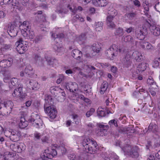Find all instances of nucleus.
I'll list each match as a JSON object with an SVG mask.
<instances>
[{
	"label": "nucleus",
	"instance_id": "f257e3e1",
	"mask_svg": "<svg viewBox=\"0 0 160 160\" xmlns=\"http://www.w3.org/2000/svg\"><path fill=\"white\" fill-rule=\"evenodd\" d=\"M120 140L116 142V146L119 147L123 151L125 155H127L132 158H137L139 156L138 148L137 146H133L128 144L124 145Z\"/></svg>",
	"mask_w": 160,
	"mask_h": 160
},
{
	"label": "nucleus",
	"instance_id": "f03ea898",
	"mask_svg": "<svg viewBox=\"0 0 160 160\" xmlns=\"http://www.w3.org/2000/svg\"><path fill=\"white\" fill-rule=\"evenodd\" d=\"M82 149L85 152L91 154H94L97 149V144L93 139L84 138L82 142Z\"/></svg>",
	"mask_w": 160,
	"mask_h": 160
},
{
	"label": "nucleus",
	"instance_id": "7ed1b4c3",
	"mask_svg": "<svg viewBox=\"0 0 160 160\" xmlns=\"http://www.w3.org/2000/svg\"><path fill=\"white\" fill-rule=\"evenodd\" d=\"M122 49L118 48V46L115 44L111 45L109 48L105 51V54L107 58L111 60H113L115 57L117 56L118 52H121Z\"/></svg>",
	"mask_w": 160,
	"mask_h": 160
},
{
	"label": "nucleus",
	"instance_id": "20e7f679",
	"mask_svg": "<svg viewBox=\"0 0 160 160\" xmlns=\"http://www.w3.org/2000/svg\"><path fill=\"white\" fill-rule=\"evenodd\" d=\"M52 38H54V41L55 42L53 48L56 52H60L63 49L62 44L60 43L64 37V34L62 33H59L56 35L55 33H53L52 34Z\"/></svg>",
	"mask_w": 160,
	"mask_h": 160
},
{
	"label": "nucleus",
	"instance_id": "39448f33",
	"mask_svg": "<svg viewBox=\"0 0 160 160\" xmlns=\"http://www.w3.org/2000/svg\"><path fill=\"white\" fill-rule=\"evenodd\" d=\"M30 120L32 123L33 127H35L38 129H44L45 127L44 125L42 123V121L38 114L32 113Z\"/></svg>",
	"mask_w": 160,
	"mask_h": 160
},
{
	"label": "nucleus",
	"instance_id": "423d86ee",
	"mask_svg": "<svg viewBox=\"0 0 160 160\" xmlns=\"http://www.w3.org/2000/svg\"><path fill=\"white\" fill-rule=\"evenodd\" d=\"M20 0H3V2L4 4H10L11 5L16 7V8L19 10H21L22 5L23 6L28 5L29 0H22L21 3L19 2Z\"/></svg>",
	"mask_w": 160,
	"mask_h": 160
},
{
	"label": "nucleus",
	"instance_id": "0eeeda50",
	"mask_svg": "<svg viewBox=\"0 0 160 160\" xmlns=\"http://www.w3.org/2000/svg\"><path fill=\"white\" fill-rule=\"evenodd\" d=\"M57 154V152L55 149L48 148L41 154L40 157L43 160H48L52 159Z\"/></svg>",
	"mask_w": 160,
	"mask_h": 160
},
{
	"label": "nucleus",
	"instance_id": "6e6552de",
	"mask_svg": "<svg viewBox=\"0 0 160 160\" xmlns=\"http://www.w3.org/2000/svg\"><path fill=\"white\" fill-rule=\"evenodd\" d=\"M13 106V103L11 101H5L3 103L1 104L0 109H2L5 114L6 113L8 114L11 113Z\"/></svg>",
	"mask_w": 160,
	"mask_h": 160
},
{
	"label": "nucleus",
	"instance_id": "1a4fd4ad",
	"mask_svg": "<svg viewBox=\"0 0 160 160\" xmlns=\"http://www.w3.org/2000/svg\"><path fill=\"white\" fill-rule=\"evenodd\" d=\"M25 145L22 142H16L10 145L11 149L13 152L17 153L22 152L23 150L25 149Z\"/></svg>",
	"mask_w": 160,
	"mask_h": 160
},
{
	"label": "nucleus",
	"instance_id": "9d476101",
	"mask_svg": "<svg viewBox=\"0 0 160 160\" xmlns=\"http://www.w3.org/2000/svg\"><path fill=\"white\" fill-rule=\"evenodd\" d=\"M16 153L10 152H6L3 155L0 154V160H18Z\"/></svg>",
	"mask_w": 160,
	"mask_h": 160
},
{
	"label": "nucleus",
	"instance_id": "9b49d317",
	"mask_svg": "<svg viewBox=\"0 0 160 160\" xmlns=\"http://www.w3.org/2000/svg\"><path fill=\"white\" fill-rule=\"evenodd\" d=\"M55 89V92H57L58 94V93L60 94L59 96L57 98V99L59 102H62L63 101L65 98V93L64 92H62V89L58 87H52L50 88V91L51 93H53V90Z\"/></svg>",
	"mask_w": 160,
	"mask_h": 160
},
{
	"label": "nucleus",
	"instance_id": "f8f14e48",
	"mask_svg": "<svg viewBox=\"0 0 160 160\" xmlns=\"http://www.w3.org/2000/svg\"><path fill=\"white\" fill-rule=\"evenodd\" d=\"M28 42L26 41H22L19 42L16 48L17 52L20 54L24 53L28 49Z\"/></svg>",
	"mask_w": 160,
	"mask_h": 160
},
{
	"label": "nucleus",
	"instance_id": "ddd939ff",
	"mask_svg": "<svg viewBox=\"0 0 160 160\" xmlns=\"http://www.w3.org/2000/svg\"><path fill=\"white\" fill-rule=\"evenodd\" d=\"M19 28L21 30L22 34L24 37L28 36V30L31 28L28 21H24L20 26Z\"/></svg>",
	"mask_w": 160,
	"mask_h": 160
},
{
	"label": "nucleus",
	"instance_id": "4468645a",
	"mask_svg": "<svg viewBox=\"0 0 160 160\" xmlns=\"http://www.w3.org/2000/svg\"><path fill=\"white\" fill-rule=\"evenodd\" d=\"M111 14L112 15H109L107 17V24L109 28H114L115 25L112 21L114 17L118 14L117 11L114 9L112 11Z\"/></svg>",
	"mask_w": 160,
	"mask_h": 160
},
{
	"label": "nucleus",
	"instance_id": "2eb2a0df",
	"mask_svg": "<svg viewBox=\"0 0 160 160\" xmlns=\"http://www.w3.org/2000/svg\"><path fill=\"white\" fill-rule=\"evenodd\" d=\"M18 28L15 24H11L8 28L7 31L11 37H14L17 36Z\"/></svg>",
	"mask_w": 160,
	"mask_h": 160
},
{
	"label": "nucleus",
	"instance_id": "dca6fc26",
	"mask_svg": "<svg viewBox=\"0 0 160 160\" xmlns=\"http://www.w3.org/2000/svg\"><path fill=\"white\" fill-rule=\"evenodd\" d=\"M45 111L50 118L54 119L56 118L57 112L56 109L54 107L51 106L48 107L45 109Z\"/></svg>",
	"mask_w": 160,
	"mask_h": 160
},
{
	"label": "nucleus",
	"instance_id": "f3484780",
	"mask_svg": "<svg viewBox=\"0 0 160 160\" xmlns=\"http://www.w3.org/2000/svg\"><path fill=\"white\" fill-rule=\"evenodd\" d=\"M65 86L66 88L71 92H74L78 90V85L76 82L66 83Z\"/></svg>",
	"mask_w": 160,
	"mask_h": 160
},
{
	"label": "nucleus",
	"instance_id": "a211bd4d",
	"mask_svg": "<svg viewBox=\"0 0 160 160\" xmlns=\"http://www.w3.org/2000/svg\"><path fill=\"white\" fill-rule=\"evenodd\" d=\"M136 16V12H130L124 15V18L126 21L131 23L132 21L135 20Z\"/></svg>",
	"mask_w": 160,
	"mask_h": 160
},
{
	"label": "nucleus",
	"instance_id": "6ab92c4d",
	"mask_svg": "<svg viewBox=\"0 0 160 160\" xmlns=\"http://www.w3.org/2000/svg\"><path fill=\"white\" fill-rule=\"evenodd\" d=\"M93 4L96 7H104L108 4L107 0H92Z\"/></svg>",
	"mask_w": 160,
	"mask_h": 160
},
{
	"label": "nucleus",
	"instance_id": "aec40b11",
	"mask_svg": "<svg viewBox=\"0 0 160 160\" xmlns=\"http://www.w3.org/2000/svg\"><path fill=\"white\" fill-rule=\"evenodd\" d=\"M4 131V133L6 137H9L12 141H15L16 140V138H17V135L16 133H15L14 131Z\"/></svg>",
	"mask_w": 160,
	"mask_h": 160
},
{
	"label": "nucleus",
	"instance_id": "412c9836",
	"mask_svg": "<svg viewBox=\"0 0 160 160\" xmlns=\"http://www.w3.org/2000/svg\"><path fill=\"white\" fill-rule=\"evenodd\" d=\"M122 62L124 67L128 68L131 65L132 62L131 60V56L128 54H126L125 57L123 58Z\"/></svg>",
	"mask_w": 160,
	"mask_h": 160
},
{
	"label": "nucleus",
	"instance_id": "4be33fe9",
	"mask_svg": "<svg viewBox=\"0 0 160 160\" xmlns=\"http://www.w3.org/2000/svg\"><path fill=\"white\" fill-rule=\"evenodd\" d=\"M132 58L137 62H141L143 59V56L140 52L137 51L134 52L132 55Z\"/></svg>",
	"mask_w": 160,
	"mask_h": 160
},
{
	"label": "nucleus",
	"instance_id": "5701e85b",
	"mask_svg": "<svg viewBox=\"0 0 160 160\" xmlns=\"http://www.w3.org/2000/svg\"><path fill=\"white\" fill-rule=\"evenodd\" d=\"M82 54V52L78 50L74 49L72 51V56L77 60H79L80 59Z\"/></svg>",
	"mask_w": 160,
	"mask_h": 160
},
{
	"label": "nucleus",
	"instance_id": "b1692460",
	"mask_svg": "<svg viewBox=\"0 0 160 160\" xmlns=\"http://www.w3.org/2000/svg\"><path fill=\"white\" fill-rule=\"evenodd\" d=\"M45 58L48 64L50 65H52L53 66L54 65H56L58 63V60L54 58L48 57L46 56Z\"/></svg>",
	"mask_w": 160,
	"mask_h": 160
},
{
	"label": "nucleus",
	"instance_id": "393cba45",
	"mask_svg": "<svg viewBox=\"0 0 160 160\" xmlns=\"http://www.w3.org/2000/svg\"><path fill=\"white\" fill-rule=\"evenodd\" d=\"M25 73L29 77H31L34 74V71L30 65H27L25 69Z\"/></svg>",
	"mask_w": 160,
	"mask_h": 160
},
{
	"label": "nucleus",
	"instance_id": "a878e982",
	"mask_svg": "<svg viewBox=\"0 0 160 160\" xmlns=\"http://www.w3.org/2000/svg\"><path fill=\"white\" fill-rule=\"evenodd\" d=\"M148 64L144 62H142L138 64L137 70L139 72H142L144 71L147 67Z\"/></svg>",
	"mask_w": 160,
	"mask_h": 160
},
{
	"label": "nucleus",
	"instance_id": "bb28decb",
	"mask_svg": "<svg viewBox=\"0 0 160 160\" xmlns=\"http://www.w3.org/2000/svg\"><path fill=\"white\" fill-rule=\"evenodd\" d=\"M123 39L125 42H128L131 45H134L135 42L133 38L130 35H127L125 37H123Z\"/></svg>",
	"mask_w": 160,
	"mask_h": 160
},
{
	"label": "nucleus",
	"instance_id": "cd10ccee",
	"mask_svg": "<svg viewBox=\"0 0 160 160\" xmlns=\"http://www.w3.org/2000/svg\"><path fill=\"white\" fill-rule=\"evenodd\" d=\"M28 126V122L26 120L24 117H21L20 122L19 123V127L21 129H23Z\"/></svg>",
	"mask_w": 160,
	"mask_h": 160
},
{
	"label": "nucleus",
	"instance_id": "c85d7f7f",
	"mask_svg": "<svg viewBox=\"0 0 160 160\" xmlns=\"http://www.w3.org/2000/svg\"><path fill=\"white\" fill-rule=\"evenodd\" d=\"M98 115L101 117H104L106 116V109L104 108H99L97 110Z\"/></svg>",
	"mask_w": 160,
	"mask_h": 160
},
{
	"label": "nucleus",
	"instance_id": "c756f323",
	"mask_svg": "<svg viewBox=\"0 0 160 160\" xmlns=\"http://www.w3.org/2000/svg\"><path fill=\"white\" fill-rule=\"evenodd\" d=\"M136 36L140 40H143L145 38V35L141 30H137L136 31Z\"/></svg>",
	"mask_w": 160,
	"mask_h": 160
},
{
	"label": "nucleus",
	"instance_id": "7c9ffc66",
	"mask_svg": "<svg viewBox=\"0 0 160 160\" xmlns=\"http://www.w3.org/2000/svg\"><path fill=\"white\" fill-rule=\"evenodd\" d=\"M108 87V83L107 81H104L102 84L100 92L101 94H103L107 89Z\"/></svg>",
	"mask_w": 160,
	"mask_h": 160
},
{
	"label": "nucleus",
	"instance_id": "2f4dec72",
	"mask_svg": "<svg viewBox=\"0 0 160 160\" xmlns=\"http://www.w3.org/2000/svg\"><path fill=\"white\" fill-rule=\"evenodd\" d=\"M30 84L32 90H37L39 88V85L38 82L35 81H30Z\"/></svg>",
	"mask_w": 160,
	"mask_h": 160
},
{
	"label": "nucleus",
	"instance_id": "473e14b6",
	"mask_svg": "<svg viewBox=\"0 0 160 160\" xmlns=\"http://www.w3.org/2000/svg\"><path fill=\"white\" fill-rule=\"evenodd\" d=\"M141 40V41L139 42L136 41L134 45L140 48L145 49L146 46V44H145V43H146L147 42H145L144 41Z\"/></svg>",
	"mask_w": 160,
	"mask_h": 160
},
{
	"label": "nucleus",
	"instance_id": "72a5a7b5",
	"mask_svg": "<svg viewBox=\"0 0 160 160\" xmlns=\"http://www.w3.org/2000/svg\"><path fill=\"white\" fill-rule=\"evenodd\" d=\"M97 126L98 127L102 129V130H107L109 128L108 125L103 122L97 123Z\"/></svg>",
	"mask_w": 160,
	"mask_h": 160
},
{
	"label": "nucleus",
	"instance_id": "f704fd0d",
	"mask_svg": "<svg viewBox=\"0 0 160 160\" xmlns=\"http://www.w3.org/2000/svg\"><path fill=\"white\" fill-rule=\"evenodd\" d=\"M68 157L71 160H84L83 158H81L80 156H76L73 153L69 154Z\"/></svg>",
	"mask_w": 160,
	"mask_h": 160
},
{
	"label": "nucleus",
	"instance_id": "c9c22d12",
	"mask_svg": "<svg viewBox=\"0 0 160 160\" xmlns=\"http://www.w3.org/2000/svg\"><path fill=\"white\" fill-rule=\"evenodd\" d=\"M22 88L20 86L18 88L15 89L12 94V96L16 97H18L21 93L22 92Z\"/></svg>",
	"mask_w": 160,
	"mask_h": 160
},
{
	"label": "nucleus",
	"instance_id": "e433bc0d",
	"mask_svg": "<svg viewBox=\"0 0 160 160\" xmlns=\"http://www.w3.org/2000/svg\"><path fill=\"white\" fill-rule=\"evenodd\" d=\"M11 45L9 44H3L1 47L0 49L1 51L4 52L6 51L11 50Z\"/></svg>",
	"mask_w": 160,
	"mask_h": 160
},
{
	"label": "nucleus",
	"instance_id": "4c0bfd02",
	"mask_svg": "<svg viewBox=\"0 0 160 160\" xmlns=\"http://www.w3.org/2000/svg\"><path fill=\"white\" fill-rule=\"evenodd\" d=\"M92 47L93 52L97 53H99L101 49L98 44H97L95 43L93 44Z\"/></svg>",
	"mask_w": 160,
	"mask_h": 160
},
{
	"label": "nucleus",
	"instance_id": "58836bf2",
	"mask_svg": "<svg viewBox=\"0 0 160 160\" xmlns=\"http://www.w3.org/2000/svg\"><path fill=\"white\" fill-rule=\"evenodd\" d=\"M28 35L27 37H24L27 38H29L30 39H33L34 37V33L33 31L31 29V28L28 30Z\"/></svg>",
	"mask_w": 160,
	"mask_h": 160
},
{
	"label": "nucleus",
	"instance_id": "ea45409f",
	"mask_svg": "<svg viewBox=\"0 0 160 160\" xmlns=\"http://www.w3.org/2000/svg\"><path fill=\"white\" fill-rule=\"evenodd\" d=\"M115 106L114 104H112L110 108H107V113L108 114L109 113H113L114 112Z\"/></svg>",
	"mask_w": 160,
	"mask_h": 160
},
{
	"label": "nucleus",
	"instance_id": "a19ab883",
	"mask_svg": "<svg viewBox=\"0 0 160 160\" xmlns=\"http://www.w3.org/2000/svg\"><path fill=\"white\" fill-rule=\"evenodd\" d=\"M86 32L82 33L79 37L76 38V39L77 41L79 42V41H82L85 39L86 38Z\"/></svg>",
	"mask_w": 160,
	"mask_h": 160
},
{
	"label": "nucleus",
	"instance_id": "79ce46f5",
	"mask_svg": "<svg viewBox=\"0 0 160 160\" xmlns=\"http://www.w3.org/2000/svg\"><path fill=\"white\" fill-rule=\"evenodd\" d=\"M160 66V57L155 58L153 62V66L155 68Z\"/></svg>",
	"mask_w": 160,
	"mask_h": 160
},
{
	"label": "nucleus",
	"instance_id": "37998d69",
	"mask_svg": "<svg viewBox=\"0 0 160 160\" xmlns=\"http://www.w3.org/2000/svg\"><path fill=\"white\" fill-rule=\"evenodd\" d=\"M34 60L36 63H39L40 62L43 63V61L41 57L38 54H35L34 57Z\"/></svg>",
	"mask_w": 160,
	"mask_h": 160
},
{
	"label": "nucleus",
	"instance_id": "c03bdc74",
	"mask_svg": "<svg viewBox=\"0 0 160 160\" xmlns=\"http://www.w3.org/2000/svg\"><path fill=\"white\" fill-rule=\"evenodd\" d=\"M115 34L117 36H122L123 34V29L120 27L116 29Z\"/></svg>",
	"mask_w": 160,
	"mask_h": 160
},
{
	"label": "nucleus",
	"instance_id": "a18cd8bd",
	"mask_svg": "<svg viewBox=\"0 0 160 160\" xmlns=\"http://www.w3.org/2000/svg\"><path fill=\"white\" fill-rule=\"evenodd\" d=\"M97 135L98 136H103L107 135L108 134V131H97Z\"/></svg>",
	"mask_w": 160,
	"mask_h": 160
},
{
	"label": "nucleus",
	"instance_id": "49530a36",
	"mask_svg": "<svg viewBox=\"0 0 160 160\" xmlns=\"http://www.w3.org/2000/svg\"><path fill=\"white\" fill-rule=\"evenodd\" d=\"M103 23L101 22H98L96 24L95 29L96 31H100L102 29Z\"/></svg>",
	"mask_w": 160,
	"mask_h": 160
},
{
	"label": "nucleus",
	"instance_id": "de8ad7c7",
	"mask_svg": "<svg viewBox=\"0 0 160 160\" xmlns=\"http://www.w3.org/2000/svg\"><path fill=\"white\" fill-rule=\"evenodd\" d=\"M111 127H117L118 126L117 121L115 119L110 120L108 123Z\"/></svg>",
	"mask_w": 160,
	"mask_h": 160
},
{
	"label": "nucleus",
	"instance_id": "09e8293b",
	"mask_svg": "<svg viewBox=\"0 0 160 160\" xmlns=\"http://www.w3.org/2000/svg\"><path fill=\"white\" fill-rule=\"evenodd\" d=\"M6 68L9 67L11 66L13 63V59L11 58H8L7 60L5 59Z\"/></svg>",
	"mask_w": 160,
	"mask_h": 160
},
{
	"label": "nucleus",
	"instance_id": "8fccbe9b",
	"mask_svg": "<svg viewBox=\"0 0 160 160\" xmlns=\"http://www.w3.org/2000/svg\"><path fill=\"white\" fill-rule=\"evenodd\" d=\"M11 83L12 86H16L18 85V80L16 78H12L11 79Z\"/></svg>",
	"mask_w": 160,
	"mask_h": 160
},
{
	"label": "nucleus",
	"instance_id": "3c124183",
	"mask_svg": "<svg viewBox=\"0 0 160 160\" xmlns=\"http://www.w3.org/2000/svg\"><path fill=\"white\" fill-rule=\"evenodd\" d=\"M158 128V126L156 124L151 123L148 127V130H157Z\"/></svg>",
	"mask_w": 160,
	"mask_h": 160
},
{
	"label": "nucleus",
	"instance_id": "603ef678",
	"mask_svg": "<svg viewBox=\"0 0 160 160\" xmlns=\"http://www.w3.org/2000/svg\"><path fill=\"white\" fill-rule=\"evenodd\" d=\"M152 33L155 36H158L160 34V29L159 28L156 27V28L152 31Z\"/></svg>",
	"mask_w": 160,
	"mask_h": 160
},
{
	"label": "nucleus",
	"instance_id": "864d4df0",
	"mask_svg": "<svg viewBox=\"0 0 160 160\" xmlns=\"http://www.w3.org/2000/svg\"><path fill=\"white\" fill-rule=\"evenodd\" d=\"M95 110L93 108H91L89 111H88L86 113V116L88 118L92 115L95 112Z\"/></svg>",
	"mask_w": 160,
	"mask_h": 160
},
{
	"label": "nucleus",
	"instance_id": "5fc2aeb1",
	"mask_svg": "<svg viewBox=\"0 0 160 160\" xmlns=\"http://www.w3.org/2000/svg\"><path fill=\"white\" fill-rule=\"evenodd\" d=\"M151 24L147 21L145 22L143 26V29H145L147 30H149V28Z\"/></svg>",
	"mask_w": 160,
	"mask_h": 160
},
{
	"label": "nucleus",
	"instance_id": "6e6d98bb",
	"mask_svg": "<svg viewBox=\"0 0 160 160\" xmlns=\"http://www.w3.org/2000/svg\"><path fill=\"white\" fill-rule=\"evenodd\" d=\"M119 133H125V134H127L126 135L129 138H130L131 137V136L132 135V134L133 133L132 132H129L130 131H118Z\"/></svg>",
	"mask_w": 160,
	"mask_h": 160
},
{
	"label": "nucleus",
	"instance_id": "4d7b16f0",
	"mask_svg": "<svg viewBox=\"0 0 160 160\" xmlns=\"http://www.w3.org/2000/svg\"><path fill=\"white\" fill-rule=\"evenodd\" d=\"M110 158L111 160H119V157L115 153H112L110 156Z\"/></svg>",
	"mask_w": 160,
	"mask_h": 160
},
{
	"label": "nucleus",
	"instance_id": "13d9d810",
	"mask_svg": "<svg viewBox=\"0 0 160 160\" xmlns=\"http://www.w3.org/2000/svg\"><path fill=\"white\" fill-rule=\"evenodd\" d=\"M86 127L89 129H93L95 127V123H89L86 125Z\"/></svg>",
	"mask_w": 160,
	"mask_h": 160
},
{
	"label": "nucleus",
	"instance_id": "bf43d9fd",
	"mask_svg": "<svg viewBox=\"0 0 160 160\" xmlns=\"http://www.w3.org/2000/svg\"><path fill=\"white\" fill-rule=\"evenodd\" d=\"M147 82L150 85H153L154 82L152 77H150L147 79Z\"/></svg>",
	"mask_w": 160,
	"mask_h": 160
},
{
	"label": "nucleus",
	"instance_id": "052dcab7",
	"mask_svg": "<svg viewBox=\"0 0 160 160\" xmlns=\"http://www.w3.org/2000/svg\"><path fill=\"white\" fill-rule=\"evenodd\" d=\"M65 77L62 75H60L59 78L57 80V83L60 84L62 81L64 80Z\"/></svg>",
	"mask_w": 160,
	"mask_h": 160
},
{
	"label": "nucleus",
	"instance_id": "680f3d73",
	"mask_svg": "<svg viewBox=\"0 0 160 160\" xmlns=\"http://www.w3.org/2000/svg\"><path fill=\"white\" fill-rule=\"evenodd\" d=\"M145 44H146V48L145 49H153V47L152 45L150 43L147 42L146 43H145Z\"/></svg>",
	"mask_w": 160,
	"mask_h": 160
},
{
	"label": "nucleus",
	"instance_id": "e2e57ef3",
	"mask_svg": "<svg viewBox=\"0 0 160 160\" xmlns=\"http://www.w3.org/2000/svg\"><path fill=\"white\" fill-rule=\"evenodd\" d=\"M41 135L40 133L37 132H35L34 133V139H39Z\"/></svg>",
	"mask_w": 160,
	"mask_h": 160
},
{
	"label": "nucleus",
	"instance_id": "0e129e2a",
	"mask_svg": "<svg viewBox=\"0 0 160 160\" xmlns=\"http://www.w3.org/2000/svg\"><path fill=\"white\" fill-rule=\"evenodd\" d=\"M5 59L3 60L0 62V66L2 68H6V62Z\"/></svg>",
	"mask_w": 160,
	"mask_h": 160
},
{
	"label": "nucleus",
	"instance_id": "69168bd1",
	"mask_svg": "<svg viewBox=\"0 0 160 160\" xmlns=\"http://www.w3.org/2000/svg\"><path fill=\"white\" fill-rule=\"evenodd\" d=\"M125 31L127 33H130L134 30V28L130 27L129 28H125Z\"/></svg>",
	"mask_w": 160,
	"mask_h": 160
},
{
	"label": "nucleus",
	"instance_id": "338daca9",
	"mask_svg": "<svg viewBox=\"0 0 160 160\" xmlns=\"http://www.w3.org/2000/svg\"><path fill=\"white\" fill-rule=\"evenodd\" d=\"M133 4L135 6L139 7L141 6L140 2L138 0H134L133 1Z\"/></svg>",
	"mask_w": 160,
	"mask_h": 160
},
{
	"label": "nucleus",
	"instance_id": "774afa93",
	"mask_svg": "<svg viewBox=\"0 0 160 160\" xmlns=\"http://www.w3.org/2000/svg\"><path fill=\"white\" fill-rule=\"evenodd\" d=\"M26 96V93H23L22 91V92L20 94V95L18 96V97L20 99H23L25 98Z\"/></svg>",
	"mask_w": 160,
	"mask_h": 160
}]
</instances>
